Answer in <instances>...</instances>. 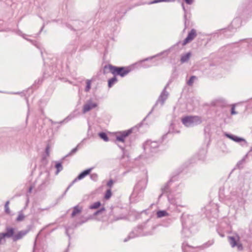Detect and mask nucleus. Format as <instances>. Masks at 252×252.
Segmentation results:
<instances>
[{"label": "nucleus", "mask_w": 252, "mask_h": 252, "mask_svg": "<svg viewBox=\"0 0 252 252\" xmlns=\"http://www.w3.org/2000/svg\"><path fill=\"white\" fill-rule=\"evenodd\" d=\"M156 228L152 221L148 220L141 225L137 226L135 231L129 233L128 236L124 240L125 242H127L129 239L134 238L136 236H146L152 235L153 230Z\"/></svg>", "instance_id": "nucleus-1"}, {"label": "nucleus", "mask_w": 252, "mask_h": 252, "mask_svg": "<svg viewBox=\"0 0 252 252\" xmlns=\"http://www.w3.org/2000/svg\"><path fill=\"white\" fill-rule=\"evenodd\" d=\"M111 72L113 75H119L121 77H124L130 71L128 67H118L113 66L111 64L105 65L104 68V71L107 72V70Z\"/></svg>", "instance_id": "nucleus-2"}, {"label": "nucleus", "mask_w": 252, "mask_h": 252, "mask_svg": "<svg viewBox=\"0 0 252 252\" xmlns=\"http://www.w3.org/2000/svg\"><path fill=\"white\" fill-rule=\"evenodd\" d=\"M202 119L200 117L195 116H186L182 118V123L187 127H192L202 123Z\"/></svg>", "instance_id": "nucleus-3"}, {"label": "nucleus", "mask_w": 252, "mask_h": 252, "mask_svg": "<svg viewBox=\"0 0 252 252\" xmlns=\"http://www.w3.org/2000/svg\"><path fill=\"white\" fill-rule=\"evenodd\" d=\"M182 226L184 227V232L188 231V228H191L196 223L193 216L184 213L181 217Z\"/></svg>", "instance_id": "nucleus-4"}, {"label": "nucleus", "mask_w": 252, "mask_h": 252, "mask_svg": "<svg viewBox=\"0 0 252 252\" xmlns=\"http://www.w3.org/2000/svg\"><path fill=\"white\" fill-rule=\"evenodd\" d=\"M161 141L147 140L143 145L145 151L147 153H154L156 152L157 148L159 146Z\"/></svg>", "instance_id": "nucleus-5"}, {"label": "nucleus", "mask_w": 252, "mask_h": 252, "mask_svg": "<svg viewBox=\"0 0 252 252\" xmlns=\"http://www.w3.org/2000/svg\"><path fill=\"white\" fill-rule=\"evenodd\" d=\"M228 199L231 201V205L235 206L236 202L239 206L244 204V199L243 197L240 195L236 191H232L230 192V195L228 198Z\"/></svg>", "instance_id": "nucleus-6"}, {"label": "nucleus", "mask_w": 252, "mask_h": 252, "mask_svg": "<svg viewBox=\"0 0 252 252\" xmlns=\"http://www.w3.org/2000/svg\"><path fill=\"white\" fill-rule=\"evenodd\" d=\"M172 182V180H170L161 189L162 194L159 195V197L163 194H166L167 196V198L169 202L172 204L176 205V206H178L177 202L172 199L169 195V193H170V186L171 185V183Z\"/></svg>", "instance_id": "nucleus-7"}, {"label": "nucleus", "mask_w": 252, "mask_h": 252, "mask_svg": "<svg viewBox=\"0 0 252 252\" xmlns=\"http://www.w3.org/2000/svg\"><path fill=\"white\" fill-rule=\"evenodd\" d=\"M145 188V183L144 181H140L135 186L133 191L131 195L136 197L137 196H140L141 193L143 192Z\"/></svg>", "instance_id": "nucleus-8"}, {"label": "nucleus", "mask_w": 252, "mask_h": 252, "mask_svg": "<svg viewBox=\"0 0 252 252\" xmlns=\"http://www.w3.org/2000/svg\"><path fill=\"white\" fill-rule=\"evenodd\" d=\"M15 228L10 226H6L5 228V232L0 233V244L2 240L4 239L5 238H10L12 239L15 234Z\"/></svg>", "instance_id": "nucleus-9"}, {"label": "nucleus", "mask_w": 252, "mask_h": 252, "mask_svg": "<svg viewBox=\"0 0 252 252\" xmlns=\"http://www.w3.org/2000/svg\"><path fill=\"white\" fill-rule=\"evenodd\" d=\"M93 167H91L86 169L80 173L78 176L70 183V184L68 186V187L66 189L64 194L73 185V184L76 182L78 180H80L85 178L86 176L89 175L92 170L93 169Z\"/></svg>", "instance_id": "nucleus-10"}, {"label": "nucleus", "mask_w": 252, "mask_h": 252, "mask_svg": "<svg viewBox=\"0 0 252 252\" xmlns=\"http://www.w3.org/2000/svg\"><path fill=\"white\" fill-rule=\"evenodd\" d=\"M228 239L232 248L237 247L238 251H242L243 250L242 244L238 242L240 239L238 236H237L236 238L234 236H228Z\"/></svg>", "instance_id": "nucleus-11"}, {"label": "nucleus", "mask_w": 252, "mask_h": 252, "mask_svg": "<svg viewBox=\"0 0 252 252\" xmlns=\"http://www.w3.org/2000/svg\"><path fill=\"white\" fill-rule=\"evenodd\" d=\"M225 136L229 139L235 141V142L240 143V145L242 146H248V142L243 138L240 137L229 133H225Z\"/></svg>", "instance_id": "nucleus-12"}, {"label": "nucleus", "mask_w": 252, "mask_h": 252, "mask_svg": "<svg viewBox=\"0 0 252 252\" xmlns=\"http://www.w3.org/2000/svg\"><path fill=\"white\" fill-rule=\"evenodd\" d=\"M97 106V104L93 101L92 99H89L87 101L86 103L84 105L83 108V113H86L91 110L95 108Z\"/></svg>", "instance_id": "nucleus-13"}, {"label": "nucleus", "mask_w": 252, "mask_h": 252, "mask_svg": "<svg viewBox=\"0 0 252 252\" xmlns=\"http://www.w3.org/2000/svg\"><path fill=\"white\" fill-rule=\"evenodd\" d=\"M167 87V85H166L164 88L163 90L162 91L160 95H159L155 106L157 105L158 103H160L161 105L162 106L165 101L168 98L169 93L166 91Z\"/></svg>", "instance_id": "nucleus-14"}, {"label": "nucleus", "mask_w": 252, "mask_h": 252, "mask_svg": "<svg viewBox=\"0 0 252 252\" xmlns=\"http://www.w3.org/2000/svg\"><path fill=\"white\" fill-rule=\"evenodd\" d=\"M196 31L194 29H192L188 33L187 37L183 41L182 45L183 46L190 42L196 36Z\"/></svg>", "instance_id": "nucleus-15"}, {"label": "nucleus", "mask_w": 252, "mask_h": 252, "mask_svg": "<svg viewBox=\"0 0 252 252\" xmlns=\"http://www.w3.org/2000/svg\"><path fill=\"white\" fill-rule=\"evenodd\" d=\"M131 132V129L121 132L119 135L116 136V140L124 143L126 138L127 137Z\"/></svg>", "instance_id": "nucleus-16"}, {"label": "nucleus", "mask_w": 252, "mask_h": 252, "mask_svg": "<svg viewBox=\"0 0 252 252\" xmlns=\"http://www.w3.org/2000/svg\"><path fill=\"white\" fill-rule=\"evenodd\" d=\"M29 230H24L19 231L16 233H15L13 238V241L16 242L22 239L29 232Z\"/></svg>", "instance_id": "nucleus-17"}, {"label": "nucleus", "mask_w": 252, "mask_h": 252, "mask_svg": "<svg viewBox=\"0 0 252 252\" xmlns=\"http://www.w3.org/2000/svg\"><path fill=\"white\" fill-rule=\"evenodd\" d=\"M193 248V247L189 245L186 242L182 243V250L183 252H190L189 249Z\"/></svg>", "instance_id": "nucleus-18"}, {"label": "nucleus", "mask_w": 252, "mask_h": 252, "mask_svg": "<svg viewBox=\"0 0 252 252\" xmlns=\"http://www.w3.org/2000/svg\"><path fill=\"white\" fill-rule=\"evenodd\" d=\"M72 118V116H68L66 118H65L64 120L60 121V122H54L52 120H50V122L51 123V124L52 125H55V124H63L64 123L68 122L69 121L71 120Z\"/></svg>", "instance_id": "nucleus-19"}, {"label": "nucleus", "mask_w": 252, "mask_h": 252, "mask_svg": "<svg viewBox=\"0 0 252 252\" xmlns=\"http://www.w3.org/2000/svg\"><path fill=\"white\" fill-rule=\"evenodd\" d=\"M82 211V208H80L78 205L73 207V210L71 214V217H74L77 214L81 213Z\"/></svg>", "instance_id": "nucleus-20"}, {"label": "nucleus", "mask_w": 252, "mask_h": 252, "mask_svg": "<svg viewBox=\"0 0 252 252\" xmlns=\"http://www.w3.org/2000/svg\"><path fill=\"white\" fill-rule=\"evenodd\" d=\"M191 54L189 52L181 56V62L182 63L187 62L190 58Z\"/></svg>", "instance_id": "nucleus-21"}, {"label": "nucleus", "mask_w": 252, "mask_h": 252, "mask_svg": "<svg viewBox=\"0 0 252 252\" xmlns=\"http://www.w3.org/2000/svg\"><path fill=\"white\" fill-rule=\"evenodd\" d=\"M115 212V211L111 210V212H110L109 218L111 221H116L122 219V218L116 217L114 216V214Z\"/></svg>", "instance_id": "nucleus-22"}, {"label": "nucleus", "mask_w": 252, "mask_h": 252, "mask_svg": "<svg viewBox=\"0 0 252 252\" xmlns=\"http://www.w3.org/2000/svg\"><path fill=\"white\" fill-rule=\"evenodd\" d=\"M168 215V214L165 210H159L157 212V216L158 218H161Z\"/></svg>", "instance_id": "nucleus-23"}, {"label": "nucleus", "mask_w": 252, "mask_h": 252, "mask_svg": "<svg viewBox=\"0 0 252 252\" xmlns=\"http://www.w3.org/2000/svg\"><path fill=\"white\" fill-rule=\"evenodd\" d=\"M118 80L116 76H114L110 79L108 81V85L109 88H111L113 85L117 82Z\"/></svg>", "instance_id": "nucleus-24"}, {"label": "nucleus", "mask_w": 252, "mask_h": 252, "mask_svg": "<svg viewBox=\"0 0 252 252\" xmlns=\"http://www.w3.org/2000/svg\"><path fill=\"white\" fill-rule=\"evenodd\" d=\"M252 152V146L251 147L250 151L248 152V153L244 156V157L240 160L237 163V166H239L240 165L243 164V163L245 161L246 158L248 157V155L250 154Z\"/></svg>", "instance_id": "nucleus-25"}, {"label": "nucleus", "mask_w": 252, "mask_h": 252, "mask_svg": "<svg viewBox=\"0 0 252 252\" xmlns=\"http://www.w3.org/2000/svg\"><path fill=\"white\" fill-rule=\"evenodd\" d=\"M98 136H99V137L103 139L104 141H108L109 140V138L107 136V135L106 133L105 132H99L98 133Z\"/></svg>", "instance_id": "nucleus-26"}, {"label": "nucleus", "mask_w": 252, "mask_h": 252, "mask_svg": "<svg viewBox=\"0 0 252 252\" xmlns=\"http://www.w3.org/2000/svg\"><path fill=\"white\" fill-rule=\"evenodd\" d=\"M175 0H154L148 3L149 4L157 3L160 2H174Z\"/></svg>", "instance_id": "nucleus-27"}, {"label": "nucleus", "mask_w": 252, "mask_h": 252, "mask_svg": "<svg viewBox=\"0 0 252 252\" xmlns=\"http://www.w3.org/2000/svg\"><path fill=\"white\" fill-rule=\"evenodd\" d=\"M190 228H188V231L187 230H186L185 232H184V227H183L182 230V235H183L185 237H189L191 235V232L189 230Z\"/></svg>", "instance_id": "nucleus-28"}, {"label": "nucleus", "mask_w": 252, "mask_h": 252, "mask_svg": "<svg viewBox=\"0 0 252 252\" xmlns=\"http://www.w3.org/2000/svg\"><path fill=\"white\" fill-rule=\"evenodd\" d=\"M200 156H199L198 158L200 160H204L205 158V155L206 154V151L204 149H202L200 151Z\"/></svg>", "instance_id": "nucleus-29"}, {"label": "nucleus", "mask_w": 252, "mask_h": 252, "mask_svg": "<svg viewBox=\"0 0 252 252\" xmlns=\"http://www.w3.org/2000/svg\"><path fill=\"white\" fill-rule=\"evenodd\" d=\"M100 202L99 201H97L96 202H94L92 205H91L89 208L91 209H96L98 208L100 206Z\"/></svg>", "instance_id": "nucleus-30"}, {"label": "nucleus", "mask_w": 252, "mask_h": 252, "mask_svg": "<svg viewBox=\"0 0 252 252\" xmlns=\"http://www.w3.org/2000/svg\"><path fill=\"white\" fill-rule=\"evenodd\" d=\"M56 168H57V171L56 174L57 175L61 171L63 170V167L61 163L58 162L56 164Z\"/></svg>", "instance_id": "nucleus-31"}, {"label": "nucleus", "mask_w": 252, "mask_h": 252, "mask_svg": "<svg viewBox=\"0 0 252 252\" xmlns=\"http://www.w3.org/2000/svg\"><path fill=\"white\" fill-rule=\"evenodd\" d=\"M197 79V78H196V76H191L190 77L188 81L187 84L189 86H192L193 83V82H194V80L195 79Z\"/></svg>", "instance_id": "nucleus-32"}, {"label": "nucleus", "mask_w": 252, "mask_h": 252, "mask_svg": "<svg viewBox=\"0 0 252 252\" xmlns=\"http://www.w3.org/2000/svg\"><path fill=\"white\" fill-rule=\"evenodd\" d=\"M91 87V80H87L86 81V86L85 89V92H88Z\"/></svg>", "instance_id": "nucleus-33"}, {"label": "nucleus", "mask_w": 252, "mask_h": 252, "mask_svg": "<svg viewBox=\"0 0 252 252\" xmlns=\"http://www.w3.org/2000/svg\"><path fill=\"white\" fill-rule=\"evenodd\" d=\"M78 145L75 147V148L73 149L65 157L71 156L75 154L78 151Z\"/></svg>", "instance_id": "nucleus-34"}, {"label": "nucleus", "mask_w": 252, "mask_h": 252, "mask_svg": "<svg viewBox=\"0 0 252 252\" xmlns=\"http://www.w3.org/2000/svg\"><path fill=\"white\" fill-rule=\"evenodd\" d=\"M25 216L22 212H20L19 213V215L16 219L17 221H21L24 220L25 219Z\"/></svg>", "instance_id": "nucleus-35"}, {"label": "nucleus", "mask_w": 252, "mask_h": 252, "mask_svg": "<svg viewBox=\"0 0 252 252\" xmlns=\"http://www.w3.org/2000/svg\"><path fill=\"white\" fill-rule=\"evenodd\" d=\"M49 175L48 173H47L46 174V177H45V179L44 180V181L43 182V183L41 184V186H43V187H45L46 186V185L47 184H48L49 183Z\"/></svg>", "instance_id": "nucleus-36"}, {"label": "nucleus", "mask_w": 252, "mask_h": 252, "mask_svg": "<svg viewBox=\"0 0 252 252\" xmlns=\"http://www.w3.org/2000/svg\"><path fill=\"white\" fill-rule=\"evenodd\" d=\"M214 242L213 240L209 241L208 242L204 244L203 246H201L200 248H206L209 247V246L212 245L214 244Z\"/></svg>", "instance_id": "nucleus-37"}, {"label": "nucleus", "mask_w": 252, "mask_h": 252, "mask_svg": "<svg viewBox=\"0 0 252 252\" xmlns=\"http://www.w3.org/2000/svg\"><path fill=\"white\" fill-rule=\"evenodd\" d=\"M112 193L110 189H108L106 190V193L105 194V198L106 199H108L111 196Z\"/></svg>", "instance_id": "nucleus-38"}, {"label": "nucleus", "mask_w": 252, "mask_h": 252, "mask_svg": "<svg viewBox=\"0 0 252 252\" xmlns=\"http://www.w3.org/2000/svg\"><path fill=\"white\" fill-rule=\"evenodd\" d=\"M9 204V201H7L6 202L5 205H4L5 212L7 214H9L10 212V209H9V206H8Z\"/></svg>", "instance_id": "nucleus-39"}, {"label": "nucleus", "mask_w": 252, "mask_h": 252, "mask_svg": "<svg viewBox=\"0 0 252 252\" xmlns=\"http://www.w3.org/2000/svg\"><path fill=\"white\" fill-rule=\"evenodd\" d=\"M90 178L94 181H96L98 179V175L96 173L90 174Z\"/></svg>", "instance_id": "nucleus-40"}, {"label": "nucleus", "mask_w": 252, "mask_h": 252, "mask_svg": "<svg viewBox=\"0 0 252 252\" xmlns=\"http://www.w3.org/2000/svg\"><path fill=\"white\" fill-rule=\"evenodd\" d=\"M105 210V209L104 208H100L99 210L96 211L94 213V216H97L98 215V214L102 213Z\"/></svg>", "instance_id": "nucleus-41"}, {"label": "nucleus", "mask_w": 252, "mask_h": 252, "mask_svg": "<svg viewBox=\"0 0 252 252\" xmlns=\"http://www.w3.org/2000/svg\"><path fill=\"white\" fill-rule=\"evenodd\" d=\"M71 228H72V227L71 226H68V227H65V233H66V235L69 237V239L70 238V235L69 234V230Z\"/></svg>", "instance_id": "nucleus-42"}, {"label": "nucleus", "mask_w": 252, "mask_h": 252, "mask_svg": "<svg viewBox=\"0 0 252 252\" xmlns=\"http://www.w3.org/2000/svg\"><path fill=\"white\" fill-rule=\"evenodd\" d=\"M237 114V112L236 111H235V105H233L232 106L231 109V115H235Z\"/></svg>", "instance_id": "nucleus-43"}, {"label": "nucleus", "mask_w": 252, "mask_h": 252, "mask_svg": "<svg viewBox=\"0 0 252 252\" xmlns=\"http://www.w3.org/2000/svg\"><path fill=\"white\" fill-rule=\"evenodd\" d=\"M182 8H183V10H184V12H185V14H184V19H185V23H186V17H187V15H186V9H185V5H184V3H182Z\"/></svg>", "instance_id": "nucleus-44"}, {"label": "nucleus", "mask_w": 252, "mask_h": 252, "mask_svg": "<svg viewBox=\"0 0 252 252\" xmlns=\"http://www.w3.org/2000/svg\"><path fill=\"white\" fill-rule=\"evenodd\" d=\"M114 183V182L112 180H110L107 183V186L111 188L113 184Z\"/></svg>", "instance_id": "nucleus-45"}, {"label": "nucleus", "mask_w": 252, "mask_h": 252, "mask_svg": "<svg viewBox=\"0 0 252 252\" xmlns=\"http://www.w3.org/2000/svg\"><path fill=\"white\" fill-rule=\"evenodd\" d=\"M184 0L187 4H189V5L191 4L194 1V0Z\"/></svg>", "instance_id": "nucleus-46"}, {"label": "nucleus", "mask_w": 252, "mask_h": 252, "mask_svg": "<svg viewBox=\"0 0 252 252\" xmlns=\"http://www.w3.org/2000/svg\"><path fill=\"white\" fill-rule=\"evenodd\" d=\"M240 22V20L239 19H234L232 22V26H233L236 23H239Z\"/></svg>", "instance_id": "nucleus-47"}, {"label": "nucleus", "mask_w": 252, "mask_h": 252, "mask_svg": "<svg viewBox=\"0 0 252 252\" xmlns=\"http://www.w3.org/2000/svg\"><path fill=\"white\" fill-rule=\"evenodd\" d=\"M45 152H46V154L47 155V156H49V145L47 146L46 149H45Z\"/></svg>", "instance_id": "nucleus-48"}, {"label": "nucleus", "mask_w": 252, "mask_h": 252, "mask_svg": "<svg viewBox=\"0 0 252 252\" xmlns=\"http://www.w3.org/2000/svg\"><path fill=\"white\" fill-rule=\"evenodd\" d=\"M25 34H23V35H22V36L23 37V38H25V39H27V40H29V41H31V42H32V43L33 42V41H32V40H31L28 39H27V38L25 37Z\"/></svg>", "instance_id": "nucleus-49"}, {"label": "nucleus", "mask_w": 252, "mask_h": 252, "mask_svg": "<svg viewBox=\"0 0 252 252\" xmlns=\"http://www.w3.org/2000/svg\"><path fill=\"white\" fill-rule=\"evenodd\" d=\"M152 59V58H146L145 60H144L143 61H148V60H149L150 59Z\"/></svg>", "instance_id": "nucleus-50"}, {"label": "nucleus", "mask_w": 252, "mask_h": 252, "mask_svg": "<svg viewBox=\"0 0 252 252\" xmlns=\"http://www.w3.org/2000/svg\"><path fill=\"white\" fill-rule=\"evenodd\" d=\"M39 233H40V232H39V233L37 235L36 237V239H37V237L39 236ZM36 241V239H35V241H34V245H35Z\"/></svg>", "instance_id": "nucleus-51"}, {"label": "nucleus", "mask_w": 252, "mask_h": 252, "mask_svg": "<svg viewBox=\"0 0 252 252\" xmlns=\"http://www.w3.org/2000/svg\"><path fill=\"white\" fill-rule=\"evenodd\" d=\"M118 146H119V147L120 148H121V149H124V147H123V146L120 145H118Z\"/></svg>", "instance_id": "nucleus-52"}, {"label": "nucleus", "mask_w": 252, "mask_h": 252, "mask_svg": "<svg viewBox=\"0 0 252 252\" xmlns=\"http://www.w3.org/2000/svg\"><path fill=\"white\" fill-rule=\"evenodd\" d=\"M32 189V187H31L29 188V192H31Z\"/></svg>", "instance_id": "nucleus-53"}, {"label": "nucleus", "mask_w": 252, "mask_h": 252, "mask_svg": "<svg viewBox=\"0 0 252 252\" xmlns=\"http://www.w3.org/2000/svg\"><path fill=\"white\" fill-rule=\"evenodd\" d=\"M150 66V65H148V66H144V65H143V66H144V67H149V66Z\"/></svg>", "instance_id": "nucleus-54"}, {"label": "nucleus", "mask_w": 252, "mask_h": 252, "mask_svg": "<svg viewBox=\"0 0 252 252\" xmlns=\"http://www.w3.org/2000/svg\"><path fill=\"white\" fill-rule=\"evenodd\" d=\"M166 136V135H164L162 136V139H163Z\"/></svg>", "instance_id": "nucleus-55"}, {"label": "nucleus", "mask_w": 252, "mask_h": 252, "mask_svg": "<svg viewBox=\"0 0 252 252\" xmlns=\"http://www.w3.org/2000/svg\"><path fill=\"white\" fill-rule=\"evenodd\" d=\"M13 94H18V93H12Z\"/></svg>", "instance_id": "nucleus-56"}, {"label": "nucleus", "mask_w": 252, "mask_h": 252, "mask_svg": "<svg viewBox=\"0 0 252 252\" xmlns=\"http://www.w3.org/2000/svg\"><path fill=\"white\" fill-rule=\"evenodd\" d=\"M43 27H44V26H42V28L41 29V31L42 30V29H43Z\"/></svg>", "instance_id": "nucleus-57"}, {"label": "nucleus", "mask_w": 252, "mask_h": 252, "mask_svg": "<svg viewBox=\"0 0 252 252\" xmlns=\"http://www.w3.org/2000/svg\"><path fill=\"white\" fill-rule=\"evenodd\" d=\"M251 44L252 45V39L251 40Z\"/></svg>", "instance_id": "nucleus-58"}, {"label": "nucleus", "mask_w": 252, "mask_h": 252, "mask_svg": "<svg viewBox=\"0 0 252 252\" xmlns=\"http://www.w3.org/2000/svg\"><path fill=\"white\" fill-rule=\"evenodd\" d=\"M76 226H77V224H75V225H74V227H76Z\"/></svg>", "instance_id": "nucleus-59"}, {"label": "nucleus", "mask_w": 252, "mask_h": 252, "mask_svg": "<svg viewBox=\"0 0 252 252\" xmlns=\"http://www.w3.org/2000/svg\"><path fill=\"white\" fill-rule=\"evenodd\" d=\"M65 252H67V251H66Z\"/></svg>", "instance_id": "nucleus-60"}]
</instances>
